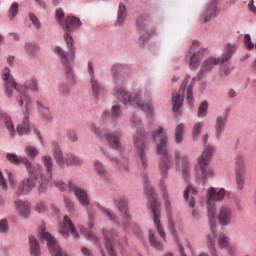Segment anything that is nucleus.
I'll return each instance as SVG.
<instances>
[{
  "mask_svg": "<svg viewBox=\"0 0 256 256\" xmlns=\"http://www.w3.org/2000/svg\"><path fill=\"white\" fill-rule=\"evenodd\" d=\"M55 17L59 25L65 31L64 39L66 41L68 53L60 46L54 48V53L60 57L62 65L65 67L67 75H73V61H75V40L70 33H73L81 25V20L75 16H68L65 19V12L58 8Z\"/></svg>",
  "mask_w": 256,
  "mask_h": 256,
  "instance_id": "1",
  "label": "nucleus"
},
{
  "mask_svg": "<svg viewBox=\"0 0 256 256\" xmlns=\"http://www.w3.org/2000/svg\"><path fill=\"white\" fill-rule=\"evenodd\" d=\"M6 159L13 165H19L20 163H22L29 174L30 178H27L21 181L18 188V193H25V191H31V189H34L35 188L34 180L37 179V172L41 171V166L39 165L33 166L31 161H29V158L19 157L15 153H7Z\"/></svg>",
  "mask_w": 256,
  "mask_h": 256,
  "instance_id": "2",
  "label": "nucleus"
},
{
  "mask_svg": "<svg viewBox=\"0 0 256 256\" xmlns=\"http://www.w3.org/2000/svg\"><path fill=\"white\" fill-rule=\"evenodd\" d=\"M225 197V189L221 188L219 191L215 188H210L207 194V217L209 220L210 229L212 231L211 238H215V221L217 217V205L215 201H223Z\"/></svg>",
  "mask_w": 256,
  "mask_h": 256,
  "instance_id": "3",
  "label": "nucleus"
},
{
  "mask_svg": "<svg viewBox=\"0 0 256 256\" xmlns=\"http://www.w3.org/2000/svg\"><path fill=\"white\" fill-rule=\"evenodd\" d=\"M115 92L117 99L124 105H135L153 117V104L151 102H142L139 93L128 94L123 88H118Z\"/></svg>",
  "mask_w": 256,
  "mask_h": 256,
  "instance_id": "4",
  "label": "nucleus"
},
{
  "mask_svg": "<svg viewBox=\"0 0 256 256\" xmlns=\"http://www.w3.org/2000/svg\"><path fill=\"white\" fill-rule=\"evenodd\" d=\"M214 151L215 148H213V146H207L202 152V155L198 158V169L196 170L198 179H209V177L215 175L213 168L208 167L209 163H211V157H213Z\"/></svg>",
  "mask_w": 256,
  "mask_h": 256,
  "instance_id": "5",
  "label": "nucleus"
},
{
  "mask_svg": "<svg viewBox=\"0 0 256 256\" xmlns=\"http://www.w3.org/2000/svg\"><path fill=\"white\" fill-rule=\"evenodd\" d=\"M173 165V159L171 157L168 158H160L158 169L159 173L161 175L160 179V189L162 191V197L164 199L166 211H169L171 209V201L169 200V193L167 192V184H165V179H167V175L169 174V169H171V166Z\"/></svg>",
  "mask_w": 256,
  "mask_h": 256,
  "instance_id": "6",
  "label": "nucleus"
},
{
  "mask_svg": "<svg viewBox=\"0 0 256 256\" xmlns=\"http://www.w3.org/2000/svg\"><path fill=\"white\" fill-rule=\"evenodd\" d=\"M42 163L44 165L45 173H41V168L40 171L37 172V179H34L33 182L38 181L40 183L38 191L40 193H43V191H46L47 189V184L49 181L53 179V158L49 155H45L42 157ZM40 173V177H39Z\"/></svg>",
  "mask_w": 256,
  "mask_h": 256,
  "instance_id": "7",
  "label": "nucleus"
},
{
  "mask_svg": "<svg viewBox=\"0 0 256 256\" xmlns=\"http://www.w3.org/2000/svg\"><path fill=\"white\" fill-rule=\"evenodd\" d=\"M148 195L152 197V200L150 201V207L153 213V221H154V226L157 229V232L159 233L161 239L165 241L166 239V234L165 231L163 230V226L161 225V203L155 199V190L153 188H150L148 190Z\"/></svg>",
  "mask_w": 256,
  "mask_h": 256,
  "instance_id": "8",
  "label": "nucleus"
},
{
  "mask_svg": "<svg viewBox=\"0 0 256 256\" xmlns=\"http://www.w3.org/2000/svg\"><path fill=\"white\" fill-rule=\"evenodd\" d=\"M134 145L136 147V155L143 169H147L149 167V159L147 158V146L145 145V132L141 129L136 131Z\"/></svg>",
  "mask_w": 256,
  "mask_h": 256,
  "instance_id": "9",
  "label": "nucleus"
},
{
  "mask_svg": "<svg viewBox=\"0 0 256 256\" xmlns=\"http://www.w3.org/2000/svg\"><path fill=\"white\" fill-rule=\"evenodd\" d=\"M18 103L23 106L25 103V111H23L24 119L22 124L17 126V133L18 135H27L29 131H31V124H29V109L31 107V98L27 96V94H21Z\"/></svg>",
  "mask_w": 256,
  "mask_h": 256,
  "instance_id": "10",
  "label": "nucleus"
},
{
  "mask_svg": "<svg viewBox=\"0 0 256 256\" xmlns=\"http://www.w3.org/2000/svg\"><path fill=\"white\" fill-rule=\"evenodd\" d=\"M89 129L92 133H94L96 136L100 137V139H104L107 141V143L113 148V149H121V133L119 132H113V133H105L101 132L99 128L95 127V124H90Z\"/></svg>",
  "mask_w": 256,
  "mask_h": 256,
  "instance_id": "11",
  "label": "nucleus"
},
{
  "mask_svg": "<svg viewBox=\"0 0 256 256\" xmlns=\"http://www.w3.org/2000/svg\"><path fill=\"white\" fill-rule=\"evenodd\" d=\"M152 139L154 141L160 139V142L157 144V155L160 158H169V152H167V133L162 126L152 132Z\"/></svg>",
  "mask_w": 256,
  "mask_h": 256,
  "instance_id": "12",
  "label": "nucleus"
},
{
  "mask_svg": "<svg viewBox=\"0 0 256 256\" xmlns=\"http://www.w3.org/2000/svg\"><path fill=\"white\" fill-rule=\"evenodd\" d=\"M54 159H56V163H58L60 167H69V165L79 167V165H81V160L79 159V157H76L74 155H69L67 159H64L63 152L59 147H55L54 149Z\"/></svg>",
  "mask_w": 256,
  "mask_h": 256,
  "instance_id": "13",
  "label": "nucleus"
},
{
  "mask_svg": "<svg viewBox=\"0 0 256 256\" xmlns=\"http://www.w3.org/2000/svg\"><path fill=\"white\" fill-rule=\"evenodd\" d=\"M114 204L118 207L120 213L123 214L124 221L123 227L125 231H129V227H131V218L129 217L128 207H127V199L123 196H118L114 198Z\"/></svg>",
  "mask_w": 256,
  "mask_h": 256,
  "instance_id": "14",
  "label": "nucleus"
},
{
  "mask_svg": "<svg viewBox=\"0 0 256 256\" xmlns=\"http://www.w3.org/2000/svg\"><path fill=\"white\" fill-rule=\"evenodd\" d=\"M2 79L5 82L4 87L7 97H11V95H13V91L21 93V89L17 87V83H15V79L11 75V70H9V68H5L2 71Z\"/></svg>",
  "mask_w": 256,
  "mask_h": 256,
  "instance_id": "15",
  "label": "nucleus"
},
{
  "mask_svg": "<svg viewBox=\"0 0 256 256\" xmlns=\"http://www.w3.org/2000/svg\"><path fill=\"white\" fill-rule=\"evenodd\" d=\"M88 72L91 77L90 83L95 99H103V97H105V88H103L102 85L99 84V81L95 79V70L93 69V64L91 62H88Z\"/></svg>",
  "mask_w": 256,
  "mask_h": 256,
  "instance_id": "16",
  "label": "nucleus"
},
{
  "mask_svg": "<svg viewBox=\"0 0 256 256\" xmlns=\"http://www.w3.org/2000/svg\"><path fill=\"white\" fill-rule=\"evenodd\" d=\"M233 217H234L233 208H231L230 206L224 205L219 208L217 219L221 227H227L231 225V222L233 221Z\"/></svg>",
  "mask_w": 256,
  "mask_h": 256,
  "instance_id": "17",
  "label": "nucleus"
},
{
  "mask_svg": "<svg viewBox=\"0 0 256 256\" xmlns=\"http://www.w3.org/2000/svg\"><path fill=\"white\" fill-rule=\"evenodd\" d=\"M190 79L191 77L187 76L182 83L179 93L172 94L173 111H179V109H181L183 106V101L185 99V88L187 85H189Z\"/></svg>",
  "mask_w": 256,
  "mask_h": 256,
  "instance_id": "18",
  "label": "nucleus"
},
{
  "mask_svg": "<svg viewBox=\"0 0 256 256\" xmlns=\"http://www.w3.org/2000/svg\"><path fill=\"white\" fill-rule=\"evenodd\" d=\"M69 191H74V195L77 197L79 203L83 205V207H87L89 205V196L87 195V191L83 188L77 187L73 182L68 183Z\"/></svg>",
  "mask_w": 256,
  "mask_h": 256,
  "instance_id": "19",
  "label": "nucleus"
},
{
  "mask_svg": "<svg viewBox=\"0 0 256 256\" xmlns=\"http://www.w3.org/2000/svg\"><path fill=\"white\" fill-rule=\"evenodd\" d=\"M60 233L63 237H69L70 233V235L74 236V239H79V233L75 230V226L68 216H64L63 224L60 227Z\"/></svg>",
  "mask_w": 256,
  "mask_h": 256,
  "instance_id": "20",
  "label": "nucleus"
},
{
  "mask_svg": "<svg viewBox=\"0 0 256 256\" xmlns=\"http://www.w3.org/2000/svg\"><path fill=\"white\" fill-rule=\"evenodd\" d=\"M217 5H219V0H211L209 2L205 12L201 15V19L204 23L211 21L213 17H217V14L219 13Z\"/></svg>",
  "mask_w": 256,
  "mask_h": 256,
  "instance_id": "21",
  "label": "nucleus"
},
{
  "mask_svg": "<svg viewBox=\"0 0 256 256\" xmlns=\"http://www.w3.org/2000/svg\"><path fill=\"white\" fill-rule=\"evenodd\" d=\"M238 48L239 46L235 43L225 44L224 51L222 55L219 57L221 61V65H223V63H227V61H230L231 57H233V55L237 53Z\"/></svg>",
  "mask_w": 256,
  "mask_h": 256,
  "instance_id": "22",
  "label": "nucleus"
},
{
  "mask_svg": "<svg viewBox=\"0 0 256 256\" xmlns=\"http://www.w3.org/2000/svg\"><path fill=\"white\" fill-rule=\"evenodd\" d=\"M14 207L16 210V213L20 215L23 219H27L29 215H31V205L28 202L25 201H15L14 202Z\"/></svg>",
  "mask_w": 256,
  "mask_h": 256,
  "instance_id": "23",
  "label": "nucleus"
},
{
  "mask_svg": "<svg viewBox=\"0 0 256 256\" xmlns=\"http://www.w3.org/2000/svg\"><path fill=\"white\" fill-rule=\"evenodd\" d=\"M228 119H229V116L227 115V113H223L222 115L216 118L215 135L217 139H219L223 135Z\"/></svg>",
  "mask_w": 256,
  "mask_h": 256,
  "instance_id": "24",
  "label": "nucleus"
},
{
  "mask_svg": "<svg viewBox=\"0 0 256 256\" xmlns=\"http://www.w3.org/2000/svg\"><path fill=\"white\" fill-rule=\"evenodd\" d=\"M219 63H221V58L210 57L206 59L202 64L198 77H201V75H205V73H209V71H211L215 67V65H219Z\"/></svg>",
  "mask_w": 256,
  "mask_h": 256,
  "instance_id": "25",
  "label": "nucleus"
},
{
  "mask_svg": "<svg viewBox=\"0 0 256 256\" xmlns=\"http://www.w3.org/2000/svg\"><path fill=\"white\" fill-rule=\"evenodd\" d=\"M205 53H207V49L203 48L201 50H199L197 53H194L191 57H190V69L192 71H195V69H197V67H199L200 63H201V59H203V55H205Z\"/></svg>",
  "mask_w": 256,
  "mask_h": 256,
  "instance_id": "26",
  "label": "nucleus"
},
{
  "mask_svg": "<svg viewBox=\"0 0 256 256\" xmlns=\"http://www.w3.org/2000/svg\"><path fill=\"white\" fill-rule=\"evenodd\" d=\"M197 194V190L193 188L192 186H187V188L184 191V199L187 201L189 207L191 209L195 208V195Z\"/></svg>",
  "mask_w": 256,
  "mask_h": 256,
  "instance_id": "27",
  "label": "nucleus"
},
{
  "mask_svg": "<svg viewBox=\"0 0 256 256\" xmlns=\"http://www.w3.org/2000/svg\"><path fill=\"white\" fill-rule=\"evenodd\" d=\"M94 173H96L100 179H109V172L105 169L103 163L99 161L94 162Z\"/></svg>",
  "mask_w": 256,
  "mask_h": 256,
  "instance_id": "28",
  "label": "nucleus"
},
{
  "mask_svg": "<svg viewBox=\"0 0 256 256\" xmlns=\"http://www.w3.org/2000/svg\"><path fill=\"white\" fill-rule=\"evenodd\" d=\"M177 165H182V175L185 179L189 177V160L185 157L179 158V154L176 153Z\"/></svg>",
  "mask_w": 256,
  "mask_h": 256,
  "instance_id": "29",
  "label": "nucleus"
},
{
  "mask_svg": "<svg viewBox=\"0 0 256 256\" xmlns=\"http://www.w3.org/2000/svg\"><path fill=\"white\" fill-rule=\"evenodd\" d=\"M126 8L125 5L122 3L119 5L118 9V14H117V21H116V26L121 27L125 23V19H127V14H126Z\"/></svg>",
  "mask_w": 256,
  "mask_h": 256,
  "instance_id": "30",
  "label": "nucleus"
},
{
  "mask_svg": "<svg viewBox=\"0 0 256 256\" xmlns=\"http://www.w3.org/2000/svg\"><path fill=\"white\" fill-rule=\"evenodd\" d=\"M30 253L32 256H39L41 248L39 247V241L35 237H29Z\"/></svg>",
  "mask_w": 256,
  "mask_h": 256,
  "instance_id": "31",
  "label": "nucleus"
},
{
  "mask_svg": "<svg viewBox=\"0 0 256 256\" xmlns=\"http://www.w3.org/2000/svg\"><path fill=\"white\" fill-rule=\"evenodd\" d=\"M149 242L151 247H154L157 251H163V244L155 238V232H153V230H149Z\"/></svg>",
  "mask_w": 256,
  "mask_h": 256,
  "instance_id": "32",
  "label": "nucleus"
},
{
  "mask_svg": "<svg viewBox=\"0 0 256 256\" xmlns=\"http://www.w3.org/2000/svg\"><path fill=\"white\" fill-rule=\"evenodd\" d=\"M184 133H185V125L179 124L175 130V142L176 143H178V144L182 143Z\"/></svg>",
  "mask_w": 256,
  "mask_h": 256,
  "instance_id": "33",
  "label": "nucleus"
},
{
  "mask_svg": "<svg viewBox=\"0 0 256 256\" xmlns=\"http://www.w3.org/2000/svg\"><path fill=\"white\" fill-rule=\"evenodd\" d=\"M236 173H245V158L243 155L236 157Z\"/></svg>",
  "mask_w": 256,
  "mask_h": 256,
  "instance_id": "34",
  "label": "nucleus"
},
{
  "mask_svg": "<svg viewBox=\"0 0 256 256\" xmlns=\"http://www.w3.org/2000/svg\"><path fill=\"white\" fill-rule=\"evenodd\" d=\"M195 85V78L192 79L191 83L189 84L186 92V99L190 107H193V87Z\"/></svg>",
  "mask_w": 256,
  "mask_h": 256,
  "instance_id": "35",
  "label": "nucleus"
},
{
  "mask_svg": "<svg viewBox=\"0 0 256 256\" xmlns=\"http://www.w3.org/2000/svg\"><path fill=\"white\" fill-rule=\"evenodd\" d=\"M25 89H29L30 91H39V82L37 79L32 78L27 80L24 84Z\"/></svg>",
  "mask_w": 256,
  "mask_h": 256,
  "instance_id": "36",
  "label": "nucleus"
},
{
  "mask_svg": "<svg viewBox=\"0 0 256 256\" xmlns=\"http://www.w3.org/2000/svg\"><path fill=\"white\" fill-rule=\"evenodd\" d=\"M4 125L9 131L11 137H15L16 131H15V125L13 124V120H11L9 117H4Z\"/></svg>",
  "mask_w": 256,
  "mask_h": 256,
  "instance_id": "37",
  "label": "nucleus"
},
{
  "mask_svg": "<svg viewBox=\"0 0 256 256\" xmlns=\"http://www.w3.org/2000/svg\"><path fill=\"white\" fill-rule=\"evenodd\" d=\"M208 109H209V103H207V101H203L200 104V106L198 108V112H197L199 119H203V117L207 116Z\"/></svg>",
  "mask_w": 256,
  "mask_h": 256,
  "instance_id": "38",
  "label": "nucleus"
},
{
  "mask_svg": "<svg viewBox=\"0 0 256 256\" xmlns=\"http://www.w3.org/2000/svg\"><path fill=\"white\" fill-rule=\"evenodd\" d=\"M203 122H196L192 129V137L193 139H197L199 135H201V131H203Z\"/></svg>",
  "mask_w": 256,
  "mask_h": 256,
  "instance_id": "39",
  "label": "nucleus"
},
{
  "mask_svg": "<svg viewBox=\"0 0 256 256\" xmlns=\"http://www.w3.org/2000/svg\"><path fill=\"white\" fill-rule=\"evenodd\" d=\"M218 247L220 249H229V237L221 234L218 238Z\"/></svg>",
  "mask_w": 256,
  "mask_h": 256,
  "instance_id": "40",
  "label": "nucleus"
},
{
  "mask_svg": "<svg viewBox=\"0 0 256 256\" xmlns=\"http://www.w3.org/2000/svg\"><path fill=\"white\" fill-rule=\"evenodd\" d=\"M207 244L210 249L211 255L219 256V254H217V250L215 249V238H211V236H207Z\"/></svg>",
  "mask_w": 256,
  "mask_h": 256,
  "instance_id": "41",
  "label": "nucleus"
},
{
  "mask_svg": "<svg viewBox=\"0 0 256 256\" xmlns=\"http://www.w3.org/2000/svg\"><path fill=\"white\" fill-rule=\"evenodd\" d=\"M26 52L28 55H31L32 57L39 51V46L33 43H26L25 45Z\"/></svg>",
  "mask_w": 256,
  "mask_h": 256,
  "instance_id": "42",
  "label": "nucleus"
},
{
  "mask_svg": "<svg viewBox=\"0 0 256 256\" xmlns=\"http://www.w3.org/2000/svg\"><path fill=\"white\" fill-rule=\"evenodd\" d=\"M100 211H102L103 215H106V217H108L110 221L117 223V216H115V213H113V211L103 207L100 208Z\"/></svg>",
  "mask_w": 256,
  "mask_h": 256,
  "instance_id": "43",
  "label": "nucleus"
},
{
  "mask_svg": "<svg viewBox=\"0 0 256 256\" xmlns=\"http://www.w3.org/2000/svg\"><path fill=\"white\" fill-rule=\"evenodd\" d=\"M25 153L27 157H29V159H35L36 155H39V151L37 150V148L32 146L26 147Z\"/></svg>",
  "mask_w": 256,
  "mask_h": 256,
  "instance_id": "44",
  "label": "nucleus"
},
{
  "mask_svg": "<svg viewBox=\"0 0 256 256\" xmlns=\"http://www.w3.org/2000/svg\"><path fill=\"white\" fill-rule=\"evenodd\" d=\"M244 45L248 51H253V49H255V44L251 41V35H244Z\"/></svg>",
  "mask_w": 256,
  "mask_h": 256,
  "instance_id": "45",
  "label": "nucleus"
},
{
  "mask_svg": "<svg viewBox=\"0 0 256 256\" xmlns=\"http://www.w3.org/2000/svg\"><path fill=\"white\" fill-rule=\"evenodd\" d=\"M236 182L239 189H243V185L245 183V172H236Z\"/></svg>",
  "mask_w": 256,
  "mask_h": 256,
  "instance_id": "46",
  "label": "nucleus"
},
{
  "mask_svg": "<svg viewBox=\"0 0 256 256\" xmlns=\"http://www.w3.org/2000/svg\"><path fill=\"white\" fill-rule=\"evenodd\" d=\"M80 231L83 233L86 239H90V241H97V236H95V234H93L91 231L84 228H80Z\"/></svg>",
  "mask_w": 256,
  "mask_h": 256,
  "instance_id": "47",
  "label": "nucleus"
},
{
  "mask_svg": "<svg viewBox=\"0 0 256 256\" xmlns=\"http://www.w3.org/2000/svg\"><path fill=\"white\" fill-rule=\"evenodd\" d=\"M114 161L115 163H117V165H119L122 171H129V160L123 159L122 161L119 162V160L114 159Z\"/></svg>",
  "mask_w": 256,
  "mask_h": 256,
  "instance_id": "48",
  "label": "nucleus"
},
{
  "mask_svg": "<svg viewBox=\"0 0 256 256\" xmlns=\"http://www.w3.org/2000/svg\"><path fill=\"white\" fill-rule=\"evenodd\" d=\"M142 33H144L145 37L146 38H149V37H153V35H155L156 31L153 27L151 26H145L143 29H142Z\"/></svg>",
  "mask_w": 256,
  "mask_h": 256,
  "instance_id": "49",
  "label": "nucleus"
},
{
  "mask_svg": "<svg viewBox=\"0 0 256 256\" xmlns=\"http://www.w3.org/2000/svg\"><path fill=\"white\" fill-rule=\"evenodd\" d=\"M30 20L32 21L34 27L36 29H41V22L39 21V18H37V16H35V14L30 13L29 14Z\"/></svg>",
  "mask_w": 256,
  "mask_h": 256,
  "instance_id": "50",
  "label": "nucleus"
},
{
  "mask_svg": "<svg viewBox=\"0 0 256 256\" xmlns=\"http://www.w3.org/2000/svg\"><path fill=\"white\" fill-rule=\"evenodd\" d=\"M17 13H19V4L17 2H14L9 9V15L11 17H15Z\"/></svg>",
  "mask_w": 256,
  "mask_h": 256,
  "instance_id": "51",
  "label": "nucleus"
},
{
  "mask_svg": "<svg viewBox=\"0 0 256 256\" xmlns=\"http://www.w3.org/2000/svg\"><path fill=\"white\" fill-rule=\"evenodd\" d=\"M53 185H55L60 191H65L67 189V184L63 183L61 180H53Z\"/></svg>",
  "mask_w": 256,
  "mask_h": 256,
  "instance_id": "52",
  "label": "nucleus"
},
{
  "mask_svg": "<svg viewBox=\"0 0 256 256\" xmlns=\"http://www.w3.org/2000/svg\"><path fill=\"white\" fill-rule=\"evenodd\" d=\"M9 231V224L6 219L0 220V233H7Z\"/></svg>",
  "mask_w": 256,
  "mask_h": 256,
  "instance_id": "53",
  "label": "nucleus"
},
{
  "mask_svg": "<svg viewBox=\"0 0 256 256\" xmlns=\"http://www.w3.org/2000/svg\"><path fill=\"white\" fill-rule=\"evenodd\" d=\"M121 113V107L118 105L112 106V118L117 119Z\"/></svg>",
  "mask_w": 256,
  "mask_h": 256,
  "instance_id": "54",
  "label": "nucleus"
},
{
  "mask_svg": "<svg viewBox=\"0 0 256 256\" xmlns=\"http://www.w3.org/2000/svg\"><path fill=\"white\" fill-rule=\"evenodd\" d=\"M64 204L68 211H73L75 205L73 204V201L69 198H64Z\"/></svg>",
  "mask_w": 256,
  "mask_h": 256,
  "instance_id": "55",
  "label": "nucleus"
},
{
  "mask_svg": "<svg viewBox=\"0 0 256 256\" xmlns=\"http://www.w3.org/2000/svg\"><path fill=\"white\" fill-rule=\"evenodd\" d=\"M47 209V206L45 205V203L41 202V203H38L36 205V211L38 213H43L45 210Z\"/></svg>",
  "mask_w": 256,
  "mask_h": 256,
  "instance_id": "56",
  "label": "nucleus"
},
{
  "mask_svg": "<svg viewBox=\"0 0 256 256\" xmlns=\"http://www.w3.org/2000/svg\"><path fill=\"white\" fill-rule=\"evenodd\" d=\"M130 121H131L133 127H139V125H141V119H139L135 116H132Z\"/></svg>",
  "mask_w": 256,
  "mask_h": 256,
  "instance_id": "57",
  "label": "nucleus"
},
{
  "mask_svg": "<svg viewBox=\"0 0 256 256\" xmlns=\"http://www.w3.org/2000/svg\"><path fill=\"white\" fill-rule=\"evenodd\" d=\"M44 121H51L53 117L51 116V112H49V109L45 108L44 109V116H43Z\"/></svg>",
  "mask_w": 256,
  "mask_h": 256,
  "instance_id": "58",
  "label": "nucleus"
},
{
  "mask_svg": "<svg viewBox=\"0 0 256 256\" xmlns=\"http://www.w3.org/2000/svg\"><path fill=\"white\" fill-rule=\"evenodd\" d=\"M58 91L60 93H62V95H67L69 93V87L65 86V85H61L58 89Z\"/></svg>",
  "mask_w": 256,
  "mask_h": 256,
  "instance_id": "59",
  "label": "nucleus"
},
{
  "mask_svg": "<svg viewBox=\"0 0 256 256\" xmlns=\"http://www.w3.org/2000/svg\"><path fill=\"white\" fill-rule=\"evenodd\" d=\"M0 185L4 189H7V182L5 181V178L3 177V172L0 170Z\"/></svg>",
  "mask_w": 256,
  "mask_h": 256,
  "instance_id": "60",
  "label": "nucleus"
},
{
  "mask_svg": "<svg viewBox=\"0 0 256 256\" xmlns=\"http://www.w3.org/2000/svg\"><path fill=\"white\" fill-rule=\"evenodd\" d=\"M248 9H249V11H251L252 13H256V7H255V1H254V0H251V1L248 3Z\"/></svg>",
  "mask_w": 256,
  "mask_h": 256,
  "instance_id": "61",
  "label": "nucleus"
},
{
  "mask_svg": "<svg viewBox=\"0 0 256 256\" xmlns=\"http://www.w3.org/2000/svg\"><path fill=\"white\" fill-rule=\"evenodd\" d=\"M81 251L84 256H93V252H91V250H89L88 248L82 247Z\"/></svg>",
  "mask_w": 256,
  "mask_h": 256,
  "instance_id": "62",
  "label": "nucleus"
},
{
  "mask_svg": "<svg viewBox=\"0 0 256 256\" xmlns=\"http://www.w3.org/2000/svg\"><path fill=\"white\" fill-rule=\"evenodd\" d=\"M68 138L70 139V141L75 143V141H77V134H75V132H71L68 134Z\"/></svg>",
  "mask_w": 256,
  "mask_h": 256,
  "instance_id": "63",
  "label": "nucleus"
},
{
  "mask_svg": "<svg viewBox=\"0 0 256 256\" xmlns=\"http://www.w3.org/2000/svg\"><path fill=\"white\" fill-rule=\"evenodd\" d=\"M228 97H230V99H233V98L237 97V92L233 89H230L228 91Z\"/></svg>",
  "mask_w": 256,
  "mask_h": 256,
  "instance_id": "64",
  "label": "nucleus"
}]
</instances>
